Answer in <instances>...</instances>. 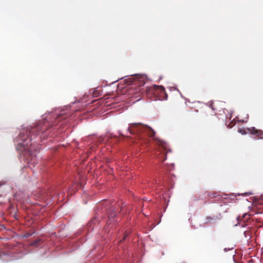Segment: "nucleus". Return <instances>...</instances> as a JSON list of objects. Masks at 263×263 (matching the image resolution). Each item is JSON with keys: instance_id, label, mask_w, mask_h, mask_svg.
I'll list each match as a JSON object with an SVG mask.
<instances>
[{"instance_id": "nucleus-1", "label": "nucleus", "mask_w": 263, "mask_h": 263, "mask_svg": "<svg viewBox=\"0 0 263 263\" xmlns=\"http://www.w3.org/2000/svg\"><path fill=\"white\" fill-rule=\"evenodd\" d=\"M49 126L48 121L38 123L34 127H28L27 129H23L18 136V144L16 147L24 153L27 162L30 164H35L37 162V148L32 143H30L32 136H36L40 133H45Z\"/></svg>"}, {"instance_id": "nucleus-2", "label": "nucleus", "mask_w": 263, "mask_h": 263, "mask_svg": "<svg viewBox=\"0 0 263 263\" xmlns=\"http://www.w3.org/2000/svg\"><path fill=\"white\" fill-rule=\"evenodd\" d=\"M128 130L132 135H139L143 133H146L150 137H154L155 134V131L149 126L140 123L130 124Z\"/></svg>"}, {"instance_id": "nucleus-3", "label": "nucleus", "mask_w": 263, "mask_h": 263, "mask_svg": "<svg viewBox=\"0 0 263 263\" xmlns=\"http://www.w3.org/2000/svg\"><path fill=\"white\" fill-rule=\"evenodd\" d=\"M149 91L153 93L155 98L159 100H165L167 99V95L164 88L162 86H154L149 88Z\"/></svg>"}, {"instance_id": "nucleus-4", "label": "nucleus", "mask_w": 263, "mask_h": 263, "mask_svg": "<svg viewBox=\"0 0 263 263\" xmlns=\"http://www.w3.org/2000/svg\"><path fill=\"white\" fill-rule=\"evenodd\" d=\"M145 77L142 75H135L129 78L130 84L135 85L138 87L143 86L145 83Z\"/></svg>"}, {"instance_id": "nucleus-5", "label": "nucleus", "mask_w": 263, "mask_h": 263, "mask_svg": "<svg viewBox=\"0 0 263 263\" xmlns=\"http://www.w3.org/2000/svg\"><path fill=\"white\" fill-rule=\"evenodd\" d=\"M246 130L248 131V133H250L252 135H255L256 137L261 139L263 138L262 137H260L261 136L263 135V132L261 130L257 129L254 127L247 128L246 129L244 128H239L238 129V132L241 133L242 135H245L247 133Z\"/></svg>"}, {"instance_id": "nucleus-6", "label": "nucleus", "mask_w": 263, "mask_h": 263, "mask_svg": "<svg viewBox=\"0 0 263 263\" xmlns=\"http://www.w3.org/2000/svg\"><path fill=\"white\" fill-rule=\"evenodd\" d=\"M222 218V215L221 213H219L216 215L213 216H207L205 217V223L209 224L215 223L217 221L220 220Z\"/></svg>"}, {"instance_id": "nucleus-7", "label": "nucleus", "mask_w": 263, "mask_h": 263, "mask_svg": "<svg viewBox=\"0 0 263 263\" xmlns=\"http://www.w3.org/2000/svg\"><path fill=\"white\" fill-rule=\"evenodd\" d=\"M70 116L69 113L62 112L58 115H56V118L53 122H52V124L50 126H54L57 125L60 121L62 119H65L69 118Z\"/></svg>"}, {"instance_id": "nucleus-8", "label": "nucleus", "mask_w": 263, "mask_h": 263, "mask_svg": "<svg viewBox=\"0 0 263 263\" xmlns=\"http://www.w3.org/2000/svg\"><path fill=\"white\" fill-rule=\"evenodd\" d=\"M154 141L157 144L161 146L164 149V151L166 149L167 143L165 141L158 138H154Z\"/></svg>"}, {"instance_id": "nucleus-9", "label": "nucleus", "mask_w": 263, "mask_h": 263, "mask_svg": "<svg viewBox=\"0 0 263 263\" xmlns=\"http://www.w3.org/2000/svg\"><path fill=\"white\" fill-rule=\"evenodd\" d=\"M115 208L111 206L109 210L107 211V214L109 220H110L111 218H113L116 216V212L115 211Z\"/></svg>"}, {"instance_id": "nucleus-10", "label": "nucleus", "mask_w": 263, "mask_h": 263, "mask_svg": "<svg viewBox=\"0 0 263 263\" xmlns=\"http://www.w3.org/2000/svg\"><path fill=\"white\" fill-rule=\"evenodd\" d=\"M249 216V215H248L247 214H244L241 217H240V216H238L237 220H238V221H241V220L243 221H245L248 218H246V217L247 216L248 217Z\"/></svg>"}, {"instance_id": "nucleus-11", "label": "nucleus", "mask_w": 263, "mask_h": 263, "mask_svg": "<svg viewBox=\"0 0 263 263\" xmlns=\"http://www.w3.org/2000/svg\"><path fill=\"white\" fill-rule=\"evenodd\" d=\"M40 241H41V239L37 238V239H35V240L31 241L30 243V245L32 246H36L38 245V243H39V242Z\"/></svg>"}, {"instance_id": "nucleus-12", "label": "nucleus", "mask_w": 263, "mask_h": 263, "mask_svg": "<svg viewBox=\"0 0 263 263\" xmlns=\"http://www.w3.org/2000/svg\"><path fill=\"white\" fill-rule=\"evenodd\" d=\"M217 196V194L216 193H212L209 194V197L210 198H216Z\"/></svg>"}, {"instance_id": "nucleus-13", "label": "nucleus", "mask_w": 263, "mask_h": 263, "mask_svg": "<svg viewBox=\"0 0 263 263\" xmlns=\"http://www.w3.org/2000/svg\"><path fill=\"white\" fill-rule=\"evenodd\" d=\"M249 232H248V231H245V232H244V235H245V236H246V237H247V234H249Z\"/></svg>"}, {"instance_id": "nucleus-14", "label": "nucleus", "mask_w": 263, "mask_h": 263, "mask_svg": "<svg viewBox=\"0 0 263 263\" xmlns=\"http://www.w3.org/2000/svg\"><path fill=\"white\" fill-rule=\"evenodd\" d=\"M166 155L165 154L164 158L163 159H162V161H164L165 160H166Z\"/></svg>"}, {"instance_id": "nucleus-15", "label": "nucleus", "mask_w": 263, "mask_h": 263, "mask_svg": "<svg viewBox=\"0 0 263 263\" xmlns=\"http://www.w3.org/2000/svg\"><path fill=\"white\" fill-rule=\"evenodd\" d=\"M30 235H31V234H26V236H27V237H29V236H30Z\"/></svg>"}, {"instance_id": "nucleus-16", "label": "nucleus", "mask_w": 263, "mask_h": 263, "mask_svg": "<svg viewBox=\"0 0 263 263\" xmlns=\"http://www.w3.org/2000/svg\"><path fill=\"white\" fill-rule=\"evenodd\" d=\"M126 237V236H125L124 237V238H123V240H121L120 241H123V240H124Z\"/></svg>"}]
</instances>
